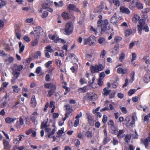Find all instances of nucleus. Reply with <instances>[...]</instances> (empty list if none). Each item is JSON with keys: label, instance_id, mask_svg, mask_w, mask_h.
Wrapping results in <instances>:
<instances>
[{"label": "nucleus", "instance_id": "nucleus-1", "mask_svg": "<svg viewBox=\"0 0 150 150\" xmlns=\"http://www.w3.org/2000/svg\"><path fill=\"white\" fill-rule=\"evenodd\" d=\"M108 21L107 19H104L102 21H98L97 22L98 26L101 27V31L105 32L107 33H109L112 30L108 25Z\"/></svg>", "mask_w": 150, "mask_h": 150}, {"label": "nucleus", "instance_id": "nucleus-2", "mask_svg": "<svg viewBox=\"0 0 150 150\" xmlns=\"http://www.w3.org/2000/svg\"><path fill=\"white\" fill-rule=\"evenodd\" d=\"M138 30L139 33L141 35L142 30H144L146 32L149 31V28L147 24H145V21L143 19H140L137 25Z\"/></svg>", "mask_w": 150, "mask_h": 150}, {"label": "nucleus", "instance_id": "nucleus-3", "mask_svg": "<svg viewBox=\"0 0 150 150\" xmlns=\"http://www.w3.org/2000/svg\"><path fill=\"white\" fill-rule=\"evenodd\" d=\"M74 30V26L70 22L67 23L65 25V28L63 30L64 33L66 35L70 34Z\"/></svg>", "mask_w": 150, "mask_h": 150}, {"label": "nucleus", "instance_id": "nucleus-4", "mask_svg": "<svg viewBox=\"0 0 150 150\" xmlns=\"http://www.w3.org/2000/svg\"><path fill=\"white\" fill-rule=\"evenodd\" d=\"M23 68V66L22 65L18 66L16 68L13 70V76L18 78L20 74V72Z\"/></svg>", "mask_w": 150, "mask_h": 150}, {"label": "nucleus", "instance_id": "nucleus-5", "mask_svg": "<svg viewBox=\"0 0 150 150\" xmlns=\"http://www.w3.org/2000/svg\"><path fill=\"white\" fill-rule=\"evenodd\" d=\"M110 22L112 23L113 25L116 26L117 25V23L118 22V19L117 17V14L114 13L113 16L110 19Z\"/></svg>", "mask_w": 150, "mask_h": 150}, {"label": "nucleus", "instance_id": "nucleus-6", "mask_svg": "<svg viewBox=\"0 0 150 150\" xmlns=\"http://www.w3.org/2000/svg\"><path fill=\"white\" fill-rule=\"evenodd\" d=\"M149 142L150 143V137H148L145 139H141V143L145 146L146 148L148 149L149 145Z\"/></svg>", "mask_w": 150, "mask_h": 150}, {"label": "nucleus", "instance_id": "nucleus-7", "mask_svg": "<svg viewBox=\"0 0 150 150\" xmlns=\"http://www.w3.org/2000/svg\"><path fill=\"white\" fill-rule=\"evenodd\" d=\"M144 81L146 83H147L150 81V71H147L145 74L144 79Z\"/></svg>", "mask_w": 150, "mask_h": 150}, {"label": "nucleus", "instance_id": "nucleus-8", "mask_svg": "<svg viewBox=\"0 0 150 150\" xmlns=\"http://www.w3.org/2000/svg\"><path fill=\"white\" fill-rule=\"evenodd\" d=\"M45 88L47 89L56 88V85L52 83H45L44 84Z\"/></svg>", "mask_w": 150, "mask_h": 150}, {"label": "nucleus", "instance_id": "nucleus-9", "mask_svg": "<svg viewBox=\"0 0 150 150\" xmlns=\"http://www.w3.org/2000/svg\"><path fill=\"white\" fill-rule=\"evenodd\" d=\"M30 104V106L33 108H35L37 105L36 101L34 96H33L31 98Z\"/></svg>", "mask_w": 150, "mask_h": 150}, {"label": "nucleus", "instance_id": "nucleus-10", "mask_svg": "<svg viewBox=\"0 0 150 150\" xmlns=\"http://www.w3.org/2000/svg\"><path fill=\"white\" fill-rule=\"evenodd\" d=\"M128 71V69L127 68L123 69L122 68L119 67L117 69V72L119 74H127V72Z\"/></svg>", "mask_w": 150, "mask_h": 150}, {"label": "nucleus", "instance_id": "nucleus-11", "mask_svg": "<svg viewBox=\"0 0 150 150\" xmlns=\"http://www.w3.org/2000/svg\"><path fill=\"white\" fill-rule=\"evenodd\" d=\"M120 11L122 13H125L127 14H129L130 13V11L127 8L121 6L120 8Z\"/></svg>", "mask_w": 150, "mask_h": 150}, {"label": "nucleus", "instance_id": "nucleus-12", "mask_svg": "<svg viewBox=\"0 0 150 150\" xmlns=\"http://www.w3.org/2000/svg\"><path fill=\"white\" fill-rule=\"evenodd\" d=\"M40 28H36L35 29V33H34V36L35 38H39V36L40 34V32L39 31V30L40 29Z\"/></svg>", "mask_w": 150, "mask_h": 150}, {"label": "nucleus", "instance_id": "nucleus-13", "mask_svg": "<svg viewBox=\"0 0 150 150\" xmlns=\"http://www.w3.org/2000/svg\"><path fill=\"white\" fill-rule=\"evenodd\" d=\"M90 69L91 72L92 74H94L95 73H98L96 64L94 66L91 65L90 67Z\"/></svg>", "mask_w": 150, "mask_h": 150}, {"label": "nucleus", "instance_id": "nucleus-14", "mask_svg": "<svg viewBox=\"0 0 150 150\" xmlns=\"http://www.w3.org/2000/svg\"><path fill=\"white\" fill-rule=\"evenodd\" d=\"M64 107L65 108L67 112H69L70 115L72 111V109L71 108L70 105L69 104H67L64 105Z\"/></svg>", "mask_w": 150, "mask_h": 150}, {"label": "nucleus", "instance_id": "nucleus-15", "mask_svg": "<svg viewBox=\"0 0 150 150\" xmlns=\"http://www.w3.org/2000/svg\"><path fill=\"white\" fill-rule=\"evenodd\" d=\"M88 43L90 45L93 44L95 42V37L93 36H90L88 38Z\"/></svg>", "mask_w": 150, "mask_h": 150}, {"label": "nucleus", "instance_id": "nucleus-16", "mask_svg": "<svg viewBox=\"0 0 150 150\" xmlns=\"http://www.w3.org/2000/svg\"><path fill=\"white\" fill-rule=\"evenodd\" d=\"M18 45L19 48V53L20 54H21L24 50L25 46L23 45H22V43L21 42H19Z\"/></svg>", "mask_w": 150, "mask_h": 150}, {"label": "nucleus", "instance_id": "nucleus-17", "mask_svg": "<svg viewBox=\"0 0 150 150\" xmlns=\"http://www.w3.org/2000/svg\"><path fill=\"white\" fill-rule=\"evenodd\" d=\"M48 37L50 39L53 40L54 42H58V40L59 38L56 37L55 35H49L48 36Z\"/></svg>", "mask_w": 150, "mask_h": 150}, {"label": "nucleus", "instance_id": "nucleus-18", "mask_svg": "<svg viewBox=\"0 0 150 150\" xmlns=\"http://www.w3.org/2000/svg\"><path fill=\"white\" fill-rule=\"evenodd\" d=\"M111 91L108 89V88H105L103 89V94L104 96H107L110 92Z\"/></svg>", "mask_w": 150, "mask_h": 150}, {"label": "nucleus", "instance_id": "nucleus-19", "mask_svg": "<svg viewBox=\"0 0 150 150\" xmlns=\"http://www.w3.org/2000/svg\"><path fill=\"white\" fill-rule=\"evenodd\" d=\"M16 120V118L7 117L5 119V121L7 123H10L11 122H13Z\"/></svg>", "mask_w": 150, "mask_h": 150}, {"label": "nucleus", "instance_id": "nucleus-20", "mask_svg": "<svg viewBox=\"0 0 150 150\" xmlns=\"http://www.w3.org/2000/svg\"><path fill=\"white\" fill-rule=\"evenodd\" d=\"M96 66L98 73L103 70L104 68L103 66L101 64H96Z\"/></svg>", "mask_w": 150, "mask_h": 150}, {"label": "nucleus", "instance_id": "nucleus-21", "mask_svg": "<svg viewBox=\"0 0 150 150\" xmlns=\"http://www.w3.org/2000/svg\"><path fill=\"white\" fill-rule=\"evenodd\" d=\"M138 108L140 110H142V109L143 111L145 112H148V107L145 105L142 107L141 105H140L138 106Z\"/></svg>", "mask_w": 150, "mask_h": 150}, {"label": "nucleus", "instance_id": "nucleus-22", "mask_svg": "<svg viewBox=\"0 0 150 150\" xmlns=\"http://www.w3.org/2000/svg\"><path fill=\"white\" fill-rule=\"evenodd\" d=\"M13 61V58L12 57H9L7 59L5 60V61L6 64H9L12 63Z\"/></svg>", "mask_w": 150, "mask_h": 150}, {"label": "nucleus", "instance_id": "nucleus-23", "mask_svg": "<svg viewBox=\"0 0 150 150\" xmlns=\"http://www.w3.org/2000/svg\"><path fill=\"white\" fill-rule=\"evenodd\" d=\"M56 89V88H53L48 90L47 96L49 97H51L54 94Z\"/></svg>", "mask_w": 150, "mask_h": 150}, {"label": "nucleus", "instance_id": "nucleus-24", "mask_svg": "<svg viewBox=\"0 0 150 150\" xmlns=\"http://www.w3.org/2000/svg\"><path fill=\"white\" fill-rule=\"evenodd\" d=\"M140 17L137 14H134L132 18V21L134 23H136L140 19Z\"/></svg>", "mask_w": 150, "mask_h": 150}, {"label": "nucleus", "instance_id": "nucleus-25", "mask_svg": "<svg viewBox=\"0 0 150 150\" xmlns=\"http://www.w3.org/2000/svg\"><path fill=\"white\" fill-rule=\"evenodd\" d=\"M131 138V135L130 134H127L125 136L124 139L125 142L127 143H129L130 142Z\"/></svg>", "mask_w": 150, "mask_h": 150}, {"label": "nucleus", "instance_id": "nucleus-26", "mask_svg": "<svg viewBox=\"0 0 150 150\" xmlns=\"http://www.w3.org/2000/svg\"><path fill=\"white\" fill-rule=\"evenodd\" d=\"M3 144L4 148L5 149H7L9 148V144L8 142L6 140H4Z\"/></svg>", "mask_w": 150, "mask_h": 150}, {"label": "nucleus", "instance_id": "nucleus-27", "mask_svg": "<svg viewBox=\"0 0 150 150\" xmlns=\"http://www.w3.org/2000/svg\"><path fill=\"white\" fill-rule=\"evenodd\" d=\"M47 123L48 122L47 121L42 122L40 128L42 129L48 127V125H47Z\"/></svg>", "mask_w": 150, "mask_h": 150}, {"label": "nucleus", "instance_id": "nucleus-28", "mask_svg": "<svg viewBox=\"0 0 150 150\" xmlns=\"http://www.w3.org/2000/svg\"><path fill=\"white\" fill-rule=\"evenodd\" d=\"M104 4L103 2L101 1V2L100 4L97 8L99 10V11H98V12L100 11L104 8Z\"/></svg>", "mask_w": 150, "mask_h": 150}, {"label": "nucleus", "instance_id": "nucleus-29", "mask_svg": "<svg viewBox=\"0 0 150 150\" xmlns=\"http://www.w3.org/2000/svg\"><path fill=\"white\" fill-rule=\"evenodd\" d=\"M132 33V31L131 29H127L125 30V35L126 36H128L131 34Z\"/></svg>", "mask_w": 150, "mask_h": 150}, {"label": "nucleus", "instance_id": "nucleus-30", "mask_svg": "<svg viewBox=\"0 0 150 150\" xmlns=\"http://www.w3.org/2000/svg\"><path fill=\"white\" fill-rule=\"evenodd\" d=\"M45 49L46 50H44V51H47V52L50 53H52L53 52V50L50 45H48L46 46L45 47Z\"/></svg>", "mask_w": 150, "mask_h": 150}, {"label": "nucleus", "instance_id": "nucleus-31", "mask_svg": "<svg viewBox=\"0 0 150 150\" xmlns=\"http://www.w3.org/2000/svg\"><path fill=\"white\" fill-rule=\"evenodd\" d=\"M41 55V52L40 51H38L34 54V58L35 59H37L39 57H40Z\"/></svg>", "mask_w": 150, "mask_h": 150}, {"label": "nucleus", "instance_id": "nucleus-32", "mask_svg": "<svg viewBox=\"0 0 150 150\" xmlns=\"http://www.w3.org/2000/svg\"><path fill=\"white\" fill-rule=\"evenodd\" d=\"M12 88L13 89V91L15 93H17L20 90V89L18 88L17 86H12Z\"/></svg>", "mask_w": 150, "mask_h": 150}, {"label": "nucleus", "instance_id": "nucleus-33", "mask_svg": "<svg viewBox=\"0 0 150 150\" xmlns=\"http://www.w3.org/2000/svg\"><path fill=\"white\" fill-rule=\"evenodd\" d=\"M122 39V38L120 36H116L114 38V40L115 42H118L120 41Z\"/></svg>", "mask_w": 150, "mask_h": 150}, {"label": "nucleus", "instance_id": "nucleus-34", "mask_svg": "<svg viewBox=\"0 0 150 150\" xmlns=\"http://www.w3.org/2000/svg\"><path fill=\"white\" fill-rule=\"evenodd\" d=\"M85 135L88 138H91L92 137V132L88 130L86 132Z\"/></svg>", "mask_w": 150, "mask_h": 150}, {"label": "nucleus", "instance_id": "nucleus-35", "mask_svg": "<svg viewBox=\"0 0 150 150\" xmlns=\"http://www.w3.org/2000/svg\"><path fill=\"white\" fill-rule=\"evenodd\" d=\"M30 118L32 122H34L35 124L37 125L38 124L37 121L36 120V118L35 116L32 115L30 116Z\"/></svg>", "mask_w": 150, "mask_h": 150}, {"label": "nucleus", "instance_id": "nucleus-36", "mask_svg": "<svg viewBox=\"0 0 150 150\" xmlns=\"http://www.w3.org/2000/svg\"><path fill=\"white\" fill-rule=\"evenodd\" d=\"M55 62L56 65L59 67H60L62 65L61 60L59 59H57Z\"/></svg>", "mask_w": 150, "mask_h": 150}, {"label": "nucleus", "instance_id": "nucleus-37", "mask_svg": "<svg viewBox=\"0 0 150 150\" xmlns=\"http://www.w3.org/2000/svg\"><path fill=\"white\" fill-rule=\"evenodd\" d=\"M62 16L64 19H67L69 18L68 14L67 13H63L62 14Z\"/></svg>", "mask_w": 150, "mask_h": 150}, {"label": "nucleus", "instance_id": "nucleus-38", "mask_svg": "<svg viewBox=\"0 0 150 150\" xmlns=\"http://www.w3.org/2000/svg\"><path fill=\"white\" fill-rule=\"evenodd\" d=\"M86 57L88 60L89 61H93V58L92 55L91 54H87L86 55Z\"/></svg>", "mask_w": 150, "mask_h": 150}, {"label": "nucleus", "instance_id": "nucleus-39", "mask_svg": "<svg viewBox=\"0 0 150 150\" xmlns=\"http://www.w3.org/2000/svg\"><path fill=\"white\" fill-rule=\"evenodd\" d=\"M110 139L109 137H105L103 140V144L105 145L107 143L109 142L110 141Z\"/></svg>", "mask_w": 150, "mask_h": 150}, {"label": "nucleus", "instance_id": "nucleus-40", "mask_svg": "<svg viewBox=\"0 0 150 150\" xmlns=\"http://www.w3.org/2000/svg\"><path fill=\"white\" fill-rule=\"evenodd\" d=\"M76 6L74 4H70L68 6V8L70 10H74Z\"/></svg>", "mask_w": 150, "mask_h": 150}, {"label": "nucleus", "instance_id": "nucleus-41", "mask_svg": "<svg viewBox=\"0 0 150 150\" xmlns=\"http://www.w3.org/2000/svg\"><path fill=\"white\" fill-rule=\"evenodd\" d=\"M137 7L139 9H142L143 8L142 4L139 2H137Z\"/></svg>", "mask_w": 150, "mask_h": 150}, {"label": "nucleus", "instance_id": "nucleus-42", "mask_svg": "<svg viewBox=\"0 0 150 150\" xmlns=\"http://www.w3.org/2000/svg\"><path fill=\"white\" fill-rule=\"evenodd\" d=\"M137 90L135 89H130L128 92V95L129 96H131Z\"/></svg>", "mask_w": 150, "mask_h": 150}, {"label": "nucleus", "instance_id": "nucleus-43", "mask_svg": "<svg viewBox=\"0 0 150 150\" xmlns=\"http://www.w3.org/2000/svg\"><path fill=\"white\" fill-rule=\"evenodd\" d=\"M98 41L99 43L102 44L105 42V39L104 38L100 37L98 39Z\"/></svg>", "mask_w": 150, "mask_h": 150}, {"label": "nucleus", "instance_id": "nucleus-44", "mask_svg": "<svg viewBox=\"0 0 150 150\" xmlns=\"http://www.w3.org/2000/svg\"><path fill=\"white\" fill-rule=\"evenodd\" d=\"M135 72L133 71L131 74V76L132 81L130 80V82L131 83L134 80Z\"/></svg>", "mask_w": 150, "mask_h": 150}, {"label": "nucleus", "instance_id": "nucleus-45", "mask_svg": "<svg viewBox=\"0 0 150 150\" xmlns=\"http://www.w3.org/2000/svg\"><path fill=\"white\" fill-rule=\"evenodd\" d=\"M113 3L117 6H120V3L118 0H113Z\"/></svg>", "mask_w": 150, "mask_h": 150}, {"label": "nucleus", "instance_id": "nucleus-46", "mask_svg": "<svg viewBox=\"0 0 150 150\" xmlns=\"http://www.w3.org/2000/svg\"><path fill=\"white\" fill-rule=\"evenodd\" d=\"M23 39L27 42H29L31 40L30 38L27 35H25L23 38Z\"/></svg>", "mask_w": 150, "mask_h": 150}, {"label": "nucleus", "instance_id": "nucleus-47", "mask_svg": "<svg viewBox=\"0 0 150 150\" xmlns=\"http://www.w3.org/2000/svg\"><path fill=\"white\" fill-rule=\"evenodd\" d=\"M120 26L124 28H126L128 27V25L127 23L124 22L120 25Z\"/></svg>", "mask_w": 150, "mask_h": 150}, {"label": "nucleus", "instance_id": "nucleus-48", "mask_svg": "<svg viewBox=\"0 0 150 150\" xmlns=\"http://www.w3.org/2000/svg\"><path fill=\"white\" fill-rule=\"evenodd\" d=\"M48 15V12L47 11H44L42 13V18H45Z\"/></svg>", "mask_w": 150, "mask_h": 150}, {"label": "nucleus", "instance_id": "nucleus-49", "mask_svg": "<svg viewBox=\"0 0 150 150\" xmlns=\"http://www.w3.org/2000/svg\"><path fill=\"white\" fill-rule=\"evenodd\" d=\"M79 82L81 85H83V84L87 83V82L86 81V79L84 78L81 79Z\"/></svg>", "mask_w": 150, "mask_h": 150}, {"label": "nucleus", "instance_id": "nucleus-50", "mask_svg": "<svg viewBox=\"0 0 150 150\" xmlns=\"http://www.w3.org/2000/svg\"><path fill=\"white\" fill-rule=\"evenodd\" d=\"M88 121L89 123L91 125H93L94 124V121L93 120L91 119V117H88Z\"/></svg>", "mask_w": 150, "mask_h": 150}, {"label": "nucleus", "instance_id": "nucleus-51", "mask_svg": "<svg viewBox=\"0 0 150 150\" xmlns=\"http://www.w3.org/2000/svg\"><path fill=\"white\" fill-rule=\"evenodd\" d=\"M45 80L46 81H50L51 80V78L49 74H47L45 77Z\"/></svg>", "mask_w": 150, "mask_h": 150}, {"label": "nucleus", "instance_id": "nucleus-52", "mask_svg": "<svg viewBox=\"0 0 150 150\" xmlns=\"http://www.w3.org/2000/svg\"><path fill=\"white\" fill-rule=\"evenodd\" d=\"M52 62V61H50L45 63V67L47 68L51 64Z\"/></svg>", "mask_w": 150, "mask_h": 150}, {"label": "nucleus", "instance_id": "nucleus-53", "mask_svg": "<svg viewBox=\"0 0 150 150\" xmlns=\"http://www.w3.org/2000/svg\"><path fill=\"white\" fill-rule=\"evenodd\" d=\"M107 119L108 117L107 116L105 115H104L102 119L103 122L104 123H105L106 122L107 120Z\"/></svg>", "mask_w": 150, "mask_h": 150}, {"label": "nucleus", "instance_id": "nucleus-54", "mask_svg": "<svg viewBox=\"0 0 150 150\" xmlns=\"http://www.w3.org/2000/svg\"><path fill=\"white\" fill-rule=\"evenodd\" d=\"M97 29L94 28L92 26H91L90 28V30L91 31H93L94 32L95 34H96L98 33L97 32Z\"/></svg>", "mask_w": 150, "mask_h": 150}, {"label": "nucleus", "instance_id": "nucleus-55", "mask_svg": "<svg viewBox=\"0 0 150 150\" xmlns=\"http://www.w3.org/2000/svg\"><path fill=\"white\" fill-rule=\"evenodd\" d=\"M55 132V129H53L51 132L48 135V137L49 138L51 136L53 135L54 134Z\"/></svg>", "mask_w": 150, "mask_h": 150}, {"label": "nucleus", "instance_id": "nucleus-56", "mask_svg": "<svg viewBox=\"0 0 150 150\" xmlns=\"http://www.w3.org/2000/svg\"><path fill=\"white\" fill-rule=\"evenodd\" d=\"M19 126H22L24 124V121L23 119L21 117H20L19 118Z\"/></svg>", "mask_w": 150, "mask_h": 150}, {"label": "nucleus", "instance_id": "nucleus-57", "mask_svg": "<svg viewBox=\"0 0 150 150\" xmlns=\"http://www.w3.org/2000/svg\"><path fill=\"white\" fill-rule=\"evenodd\" d=\"M87 86H85L83 88H79L78 90L79 91L82 90L83 92H86Z\"/></svg>", "mask_w": 150, "mask_h": 150}, {"label": "nucleus", "instance_id": "nucleus-58", "mask_svg": "<svg viewBox=\"0 0 150 150\" xmlns=\"http://www.w3.org/2000/svg\"><path fill=\"white\" fill-rule=\"evenodd\" d=\"M106 52L105 50H103L100 54V57L102 58H103L106 55Z\"/></svg>", "mask_w": 150, "mask_h": 150}, {"label": "nucleus", "instance_id": "nucleus-59", "mask_svg": "<svg viewBox=\"0 0 150 150\" xmlns=\"http://www.w3.org/2000/svg\"><path fill=\"white\" fill-rule=\"evenodd\" d=\"M6 3L5 2L1 0H0V8L6 5Z\"/></svg>", "mask_w": 150, "mask_h": 150}, {"label": "nucleus", "instance_id": "nucleus-60", "mask_svg": "<svg viewBox=\"0 0 150 150\" xmlns=\"http://www.w3.org/2000/svg\"><path fill=\"white\" fill-rule=\"evenodd\" d=\"M132 58L131 60V61L132 62L133 61L135 60L137 58V55L135 53H133L132 54Z\"/></svg>", "mask_w": 150, "mask_h": 150}, {"label": "nucleus", "instance_id": "nucleus-61", "mask_svg": "<svg viewBox=\"0 0 150 150\" xmlns=\"http://www.w3.org/2000/svg\"><path fill=\"white\" fill-rule=\"evenodd\" d=\"M69 112H66L65 114V117L63 119V120L64 121L69 116Z\"/></svg>", "mask_w": 150, "mask_h": 150}, {"label": "nucleus", "instance_id": "nucleus-62", "mask_svg": "<svg viewBox=\"0 0 150 150\" xmlns=\"http://www.w3.org/2000/svg\"><path fill=\"white\" fill-rule=\"evenodd\" d=\"M125 57V54H121L119 58V60L121 62H122Z\"/></svg>", "mask_w": 150, "mask_h": 150}, {"label": "nucleus", "instance_id": "nucleus-63", "mask_svg": "<svg viewBox=\"0 0 150 150\" xmlns=\"http://www.w3.org/2000/svg\"><path fill=\"white\" fill-rule=\"evenodd\" d=\"M79 123V119H76L75 120V121L74 124V126L75 127H76L78 125Z\"/></svg>", "mask_w": 150, "mask_h": 150}, {"label": "nucleus", "instance_id": "nucleus-64", "mask_svg": "<svg viewBox=\"0 0 150 150\" xmlns=\"http://www.w3.org/2000/svg\"><path fill=\"white\" fill-rule=\"evenodd\" d=\"M115 93L113 92L111 93L109 95V98H113L115 96Z\"/></svg>", "mask_w": 150, "mask_h": 150}]
</instances>
